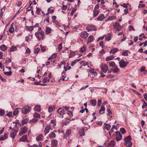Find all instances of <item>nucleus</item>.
I'll list each match as a JSON object with an SVG mask.
<instances>
[{
  "label": "nucleus",
  "mask_w": 147,
  "mask_h": 147,
  "mask_svg": "<svg viewBox=\"0 0 147 147\" xmlns=\"http://www.w3.org/2000/svg\"><path fill=\"white\" fill-rule=\"evenodd\" d=\"M101 100L100 99L98 100L97 105L100 106L101 105Z\"/></svg>",
  "instance_id": "680f3d73"
},
{
  "label": "nucleus",
  "mask_w": 147,
  "mask_h": 147,
  "mask_svg": "<svg viewBox=\"0 0 147 147\" xmlns=\"http://www.w3.org/2000/svg\"><path fill=\"white\" fill-rule=\"evenodd\" d=\"M86 29L89 32L92 31H95L96 28L95 26L92 25H90L87 26Z\"/></svg>",
  "instance_id": "1a4fd4ad"
},
{
  "label": "nucleus",
  "mask_w": 147,
  "mask_h": 147,
  "mask_svg": "<svg viewBox=\"0 0 147 147\" xmlns=\"http://www.w3.org/2000/svg\"><path fill=\"white\" fill-rule=\"evenodd\" d=\"M57 144V140H53L51 141V145L52 147H56Z\"/></svg>",
  "instance_id": "2eb2a0df"
},
{
  "label": "nucleus",
  "mask_w": 147,
  "mask_h": 147,
  "mask_svg": "<svg viewBox=\"0 0 147 147\" xmlns=\"http://www.w3.org/2000/svg\"><path fill=\"white\" fill-rule=\"evenodd\" d=\"M64 111V109L60 107L57 110V112L59 114L63 115L65 114Z\"/></svg>",
  "instance_id": "ddd939ff"
},
{
  "label": "nucleus",
  "mask_w": 147,
  "mask_h": 147,
  "mask_svg": "<svg viewBox=\"0 0 147 147\" xmlns=\"http://www.w3.org/2000/svg\"><path fill=\"white\" fill-rule=\"evenodd\" d=\"M43 136L42 135L40 134L36 138V140L37 141L41 140L43 137Z\"/></svg>",
  "instance_id": "c9c22d12"
},
{
  "label": "nucleus",
  "mask_w": 147,
  "mask_h": 147,
  "mask_svg": "<svg viewBox=\"0 0 147 147\" xmlns=\"http://www.w3.org/2000/svg\"><path fill=\"white\" fill-rule=\"evenodd\" d=\"M115 146L114 142L113 141H111L107 146V147H114Z\"/></svg>",
  "instance_id": "cd10ccee"
},
{
  "label": "nucleus",
  "mask_w": 147,
  "mask_h": 147,
  "mask_svg": "<svg viewBox=\"0 0 147 147\" xmlns=\"http://www.w3.org/2000/svg\"><path fill=\"white\" fill-rule=\"evenodd\" d=\"M53 23L55 24L57 26H60L59 23L56 20L52 21Z\"/></svg>",
  "instance_id": "052dcab7"
},
{
  "label": "nucleus",
  "mask_w": 147,
  "mask_h": 147,
  "mask_svg": "<svg viewBox=\"0 0 147 147\" xmlns=\"http://www.w3.org/2000/svg\"><path fill=\"white\" fill-rule=\"evenodd\" d=\"M90 103L93 106H95L96 104V100H90Z\"/></svg>",
  "instance_id": "c756f323"
},
{
  "label": "nucleus",
  "mask_w": 147,
  "mask_h": 147,
  "mask_svg": "<svg viewBox=\"0 0 147 147\" xmlns=\"http://www.w3.org/2000/svg\"><path fill=\"white\" fill-rule=\"evenodd\" d=\"M118 51V49L117 48H115L111 50L109 52L110 53H112L113 54H114Z\"/></svg>",
  "instance_id": "2f4dec72"
},
{
  "label": "nucleus",
  "mask_w": 147,
  "mask_h": 147,
  "mask_svg": "<svg viewBox=\"0 0 147 147\" xmlns=\"http://www.w3.org/2000/svg\"><path fill=\"white\" fill-rule=\"evenodd\" d=\"M21 132L19 134L20 136H21L23 134H26L27 131V128L25 126L20 129Z\"/></svg>",
  "instance_id": "423d86ee"
},
{
  "label": "nucleus",
  "mask_w": 147,
  "mask_h": 147,
  "mask_svg": "<svg viewBox=\"0 0 147 147\" xmlns=\"http://www.w3.org/2000/svg\"><path fill=\"white\" fill-rule=\"evenodd\" d=\"M33 116L34 117L36 118H39L40 116V114L39 113L36 112L34 114Z\"/></svg>",
  "instance_id": "ea45409f"
},
{
  "label": "nucleus",
  "mask_w": 147,
  "mask_h": 147,
  "mask_svg": "<svg viewBox=\"0 0 147 147\" xmlns=\"http://www.w3.org/2000/svg\"><path fill=\"white\" fill-rule=\"evenodd\" d=\"M120 67L121 68H125L129 63L128 61H125L123 60H122L119 62Z\"/></svg>",
  "instance_id": "20e7f679"
},
{
  "label": "nucleus",
  "mask_w": 147,
  "mask_h": 147,
  "mask_svg": "<svg viewBox=\"0 0 147 147\" xmlns=\"http://www.w3.org/2000/svg\"><path fill=\"white\" fill-rule=\"evenodd\" d=\"M80 59H78L77 60H75L74 61H73L72 62V63L71 64V66H74L75 64L77 63V62L79 61H80Z\"/></svg>",
  "instance_id": "37998d69"
},
{
  "label": "nucleus",
  "mask_w": 147,
  "mask_h": 147,
  "mask_svg": "<svg viewBox=\"0 0 147 147\" xmlns=\"http://www.w3.org/2000/svg\"><path fill=\"white\" fill-rule=\"evenodd\" d=\"M62 43H61L59 45L58 47V49L59 51H61L62 49Z\"/></svg>",
  "instance_id": "de8ad7c7"
},
{
  "label": "nucleus",
  "mask_w": 147,
  "mask_h": 147,
  "mask_svg": "<svg viewBox=\"0 0 147 147\" xmlns=\"http://www.w3.org/2000/svg\"><path fill=\"white\" fill-rule=\"evenodd\" d=\"M0 80H1L3 82H6V80L4 78H3L2 76L0 75Z\"/></svg>",
  "instance_id": "338daca9"
},
{
  "label": "nucleus",
  "mask_w": 147,
  "mask_h": 147,
  "mask_svg": "<svg viewBox=\"0 0 147 147\" xmlns=\"http://www.w3.org/2000/svg\"><path fill=\"white\" fill-rule=\"evenodd\" d=\"M36 12L37 14L40 15V14L41 9L39 7H36Z\"/></svg>",
  "instance_id": "c03bdc74"
},
{
  "label": "nucleus",
  "mask_w": 147,
  "mask_h": 147,
  "mask_svg": "<svg viewBox=\"0 0 147 147\" xmlns=\"http://www.w3.org/2000/svg\"><path fill=\"white\" fill-rule=\"evenodd\" d=\"M40 47L42 51L43 52L45 51L46 50V47L45 46H42V45H40Z\"/></svg>",
  "instance_id": "4d7b16f0"
},
{
  "label": "nucleus",
  "mask_w": 147,
  "mask_h": 147,
  "mask_svg": "<svg viewBox=\"0 0 147 147\" xmlns=\"http://www.w3.org/2000/svg\"><path fill=\"white\" fill-rule=\"evenodd\" d=\"M48 11L50 13H52L54 12V10L51 9L50 8H49L48 9Z\"/></svg>",
  "instance_id": "0e129e2a"
},
{
  "label": "nucleus",
  "mask_w": 147,
  "mask_h": 147,
  "mask_svg": "<svg viewBox=\"0 0 147 147\" xmlns=\"http://www.w3.org/2000/svg\"><path fill=\"white\" fill-rule=\"evenodd\" d=\"M0 48L3 51H5L7 48V47L4 45H2L0 47Z\"/></svg>",
  "instance_id": "e433bc0d"
},
{
  "label": "nucleus",
  "mask_w": 147,
  "mask_h": 147,
  "mask_svg": "<svg viewBox=\"0 0 147 147\" xmlns=\"http://www.w3.org/2000/svg\"><path fill=\"white\" fill-rule=\"evenodd\" d=\"M71 133V130L70 129H68L67 130L66 132L65 135L63 137L64 139L66 138Z\"/></svg>",
  "instance_id": "dca6fc26"
},
{
  "label": "nucleus",
  "mask_w": 147,
  "mask_h": 147,
  "mask_svg": "<svg viewBox=\"0 0 147 147\" xmlns=\"http://www.w3.org/2000/svg\"><path fill=\"white\" fill-rule=\"evenodd\" d=\"M7 135L6 134H4L3 136H1L0 137V141L4 140L7 138Z\"/></svg>",
  "instance_id": "a211bd4d"
},
{
  "label": "nucleus",
  "mask_w": 147,
  "mask_h": 147,
  "mask_svg": "<svg viewBox=\"0 0 147 147\" xmlns=\"http://www.w3.org/2000/svg\"><path fill=\"white\" fill-rule=\"evenodd\" d=\"M9 32L10 33H12L14 31V28L13 27V24H12L11 26V27L9 28Z\"/></svg>",
  "instance_id": "4be33fe9"
},
{
  "label": "nucleus",
  "mask_w": 147,
  "mask_h": 147,
  "mask_svg": "<svg viewBox=\"0 0 147 147\" xmlns=\"http://www.w3.org/2000/svg\"><path fill=\"white\" fill-rule=\"evenodd\" d=\"M27 136L26 135L23 136L19 140L20 142H24L26 140Z\"/></svg>",
  "instance_id": "5701e85b"
},
{
  "label": "nucleus",
  "mask_w": 147,
  "mask_h": 147,
  "mask_svg": "<svg viewBox=\"0 0 147 147\" xmlns=\"http://www.w3.org/2000/svg\"><path fill=\"white\" fill-rule=\"evenodd\" d=\"M105 127L107 130H109L111 128V125L109 124H105Z\"/></svg>",
  "instance_id": "473e14b6"
},
{
  "label": "nucleus",
  "mask_w": 147,
  "mask_h": 147,
  "mask_svg": "<svg viewBox=\"0 0 147 147\" xmlns=\"http://www.w3.org/2000/svg\"><path fill=\"white\" fill-rule=\"evenodd\" d=\"M86 49L85 47H83L82 48H81V50H80V51L82 52H84L86 51Z\"/></svg>",
  "instance_id": "13d9d810"
},
{
  "label": "nucleus",
  "mask_w": 147,
  "mask_h": 147,
  "mask_svg": "<svg viewBox=\"0 0 147 147\" xmlns=\"http://www.w3.org/2000/svg\"><path fill=\"white\" fill-rule=\"evenodd\" d=\"M18 109H16L13 112V114L14 115H16L18 114Z\"/></svg>",
  "instance_id": "09e8293b"
},
{
  "label": "nucleus",
  "mask_w": 147,
  "mask_h": 147,
  "mask_svg": "<svg viewBox=\"0 0 147 147\" xmlns=\"http://www.w3.org/2000/svg\"><path fill=\"white\" fill-rule=\"evenodd\" d=\"M52 31L51 29L49 27H47L46 28L45 33L47 34H49Z\"/></svg>",
  "instance_id": "f3484780"
},
{
  "label": "nucleus",
  "mask_w": 147,
  "mask_h": 147,
  "mask_svg": "<svg viewBox=\"0 0 147 147\" xmlns=\"http://www.w3.org/2000/svg\"><path fill=\"white\" fill-rule=\"evenodd\" d=\"M6 116L9 117H12V113L11 112H9L8 113L6 114Z\"/></svg>",
  "instance_id": "864d4df0"
},
{
  "label": "nucleus",
  "mask_w": 147,
  "mask_h": 147,
  "mask_svg": "<svg viewBox=\"0 0 147 147\" xmlns=\"http://www.w3.org/2000/svg\"><path fill=\"white\" fill-rule=\"evenodd\" d=\"M55 109V107L54 106H50L49 107L48 111L49 112H51Z\"/></svg>",
  "instance_id": "a878e982"
},
{
  "label": "nucleus",
  "mask_w": 147,
  "mask_h": 147,
  "mask_svg": "<svg viewBox=\"0 0 147 147\" xmlns=\"http://www.w3.org/2000/svg\"><path fill=\"white\" fill-rule=\"evenodd\" d=\"M39 50L40 49L38 48L34 50V53H38L39 52Z\"/></svg>",
  "instance_id": "6e6d98bb"
},
{
  "label": "nucleus",
  "mask_w": 147,
  "mask_h": 147,
  "mask_svg": "<svg viewBox=\"0 0 147 147\" xmlns=\"http://www.w3.org/2000/svg\"><path fill=\"white\" fill-rule=\"evenodd\" d=\"M116 140L117 141H119L121 140L122 136L119 131H116L115 133Z\"/></svg>",
  "instance_id": "0eeeda50"
},
{
  "label": "nucleus",
  "mask_w": 147,
  "mask_h": 147,
  "mask_svg": "<svg viewBox=\"0 0 147 147\" xmlns=\"http://www.w3.org/2000/svg\"><path fill=\"white\" fill-rule=\"evenodd\" d=\"M4 74L6 75L7 76H11L12 74L11 71L9 72H5L4 73Z\"/></svg>",
  "instance_id": "a19ab883"
},
{
  "label": "nucleus",
  "mask_w": 147,
  "mask_h": 147,
  "mask_svg": "<svg viewBox=\"0 0 147 147\" xmlns=\"http://www.w3.org/2000/svg\"><path fill=\"white\" fill-rule=\"evenodd\" d=\"M28 119H26V118L25 119H23L22 121V126H23L24 125L27 124L28 123ZM20 126H21V125L20 124Z\"/></svg>",
  "instance_id": "6ab92c4d"
},
{
  "label": "nucleus",
  "mask_w": 147,
  "mask_h": 147,
  "mask_svg": "<svg viewBox=\"0 0 147 147\" xmlns=\"http://www.w3.org/2000/svg\"><path fill=\"white\" fill-rule=\"evenodd\" d=\"M49 136L50 138H54L56 137V135L53 132H52L49 134Z\"/></svg>",
  "instance_id": "393cba45"
},
{
  "label": "nucleus",
  "mask_w": 147,
  "mask_h": 147,
  "mask_svg": "<svg viewBox=\"0 0 147 147\" xmlns=\"http://www.w3.org/2000/svg\"><path fill=\"white\" fill-rule=\"evenodd\" d=\"M116 18V17L114 16H110L109 18H108L106 20V21H107V20H111L112 19H115Z\"/></svg>",
  "instance_id": "a18cd8bd"
},
{
  "label": "nucleus",
  "mask_w": 147,
  "mask_h": 147,
  "mask_svg": "<svg viewBox=\"0 0 147 147\" xmlns=\"http://www.w3.org/2000/svg\"><path fill=\"white\" fill-rule=\"evenodd\" d=\"M113 131L114 130H113V129L112 128L109 132V134L110 136H111V134H112L113 132Z\"/></svg>",
  "instance_id": "774afa93"
},
{
  "label": "nucleus",
  "mask_w": 147,
  "mask_h": 147,
  "mask_svg": "<svg viewBox=\"0 0 147 147\" xmlns=\"http://www.w3.org/2000/svg\"><path fill=\"white\" fill-rule=\"evenodd\" d=\"M125 145L126 147H131L132 143L131 141V137L128 136L125 138Z\"/></svg>",
  "instance_id": "f257e3e1"
},
{
  "label": "nucleus",
  "mask_w": 147,
  "mask_h": 147,
  "mask_svg": "<svg viewBox=\"0 0 147 147\" xmlns=\"http://www.w3.org/2000/svg\"><path fill=\"white\" fill-rule=\"evenodd\" d=\"M115 68L113 70V72L114 73L118 74L119 71V70L117 67V66L115 67Z\"/></svg>",
  "instance_id": "7c9ffc66"
},
{
  "label": "nucleus",
  "mask_w": 147,
  "mask_h": 147,
  "mask_svg": "<svg viewBox=\"0 0 147 147\" xmlns=\"http://www.w3.org/2000/svg\"><path fill=\"white\" fill-rule=\"evenodd\" d=\"M34 110L35 111H40V107L39 105H37L34 107Z\"/></svg>",
  "instance_id": "f704fd0d"
},
{
  "label": "nucleus",
  "mask_w": 147,
  "mask_h": 147,
  "mask_svg": "<svg viewBox=\"0 0 147 147\" xmlns=\"http://www.w3.org/2000/svg\"><path fill=\"white\" fill-rule=\"evenodd\" d=\"M113 26L117 31H119L121 28V27L119 25V24L117 22L114 24Z\"/></svg>",
  "instance_id": "9d476101"
},
{
  "label": "nucleus",
  "mask_w": 147,
  "mask_h": 147,
  "mask_svg": "<svg viewBox=\"0 0 147 147\" xmlns=\"http://www.w3.org/2000/svg\"><path fill=\"white\" fill-rule=\"evenodd\" d=\"M111 33H109L108 34V36L106 38H105V39L107 41H109L110 40L111 38Z\"/></svg>",
  "instance_id": "58836bf2"
},
{
  "label": "nucleus",
  "mask_w": 147,
  "mask_h": 147,
  "mask_svg": "<svg viewBox=\"0 0 147 147\" xmlns=\"http://www.w3.org/2000/svg\"><path fill=\"white\" fill-rule=\"evenodd\" d=\"M52 129L51 127V126L50 125H48L46 126L45 129L44 131L45 132L44 135L45 136L46 134H48L50 130H52Z\"/></svg>",
  "instance_id": "6e6552de"
},
{
  "label": "nucleus",
  "mask_w": 147,
  "mask_h": 147,
  "mask_svg": "<svg viewBox=\"0 0 147 147\" xmlns=\"http://www.w3.org/2000/svg\"><path fill=\"white\" fill-rule=\"evenodd\" d=\"M109 66L111 67H115L117 65H116L115 62L113 61H110L109 63Z\"/></svg>",
  "instance_id": "bb28decb"
},
{
  "label": "nucleus",
  "mask_w": 147,
  "mask_h": 147,
  "mask_svg": "<svg viewBox=\"0 0 147 147\" xmlns=\"http://www.w3.org/2000/svg\"><path fill=\"white\" fill-rule=\"evenodd\" d=\"M35 34L38 40H40L41 39L42 40H43L44 36V32L43 31H41L39 32H36Z\"/></svg>",
  "instance_id": "f03ea898"
},
{
  "label": "nucleus",
  "mask_w": 147,
  "mask_h": 147,
  "mask_svg": "<svg viewBox=\"0 0 147 147\" xmlns=\"http://www.w3.org/2000/svg\"><path fill=\"white\" fill-rule=\"evenodd\" d=\"M100 67L104 73H106L108 70V66L106 64H101L100 65Z\"/></svg>",
  "instance_id": "39448f33"
},
{
  "label": "nucleus",
  "mask_w": 147,
  "mask_h": 147,
  "mask_svg": "<svg viewBox=\"0 0 147 147\" xmlns=\"http://www.w3.org/2000/svg\"><path fill=\"white\" fill-rule=\"evenodd\" d=\"M31 110L30 107L29 106H25L22 109V112L24 114H26Z\"/></svg>",
  "instance_id": "7ed1b4c3"
},
{
  "label": "nucleus",
  "mask_w": 147,
  "mask_h": 147,
  "mask_svg": "<svg viewBox=\"0 0 147 147\" xmlns=\"http://www.w3.org/2000/svg\"><path fill=\"white\" fill-rule=\"evenodd\" d=\"M114 58V56L113 55H111L107 57L106 58V61H108L113 60Z\"/></svg>",
  "instance_id": "b1692460"
},
{
  "label": "nucleus",
  "mask_w": 147,
  "mask_h": 147,
  "mask_svg": "<svg viewBox=\"0 0 147 147\" xmlns=\"http://www.w3.org/2000/svg\"><path fill=\"white\" fill-rule=\"evenodd\" d=\"M84 130V128H83L79 131V134L80 136H84L85 134Z\"/></svg>",
  "instance_id": "4468645a"
},
{
  "label": "nucleus",
  "mask_w": 147,
  "mask_h": 147,
  "mask_svg": "<svg viewBox=\"0 0 147 147\" xmlns=\"http://www.w3.org/2000/svg\"><path fill=\"white\" fill-rule=\"evenodd\" d=\"M17 132L18 131L16 130L14 132L12 131L10 133V137L12 139H13L16 136Z\"/></svg>",
  "instance_id": "f8f14e48"
},
{
  "label": "nucleus",
  "mask_w": 147,
  "mask_h": 147,
  "mask_svg": "<svg viewBox=\"0 0 147 147\" xmlns=\"http://www.w3.org/2000/svg\"><path fill=\"white\" fill-rule=\"evenodd\" d=\"M17 49V47L13 46H12L11 48L10 49V51H13L16 50Z\"/></svg>",
  "instance_id": "79ce46f5"
},
{
  "label": "nucleus",
  "mask_w": 147,
  "mask_h": 147,
  "mask_svg": "<svg viewBox=\"0 0 147 147\" xmlns=\"http://www.w3.org/2000/svg\"><path fill=\"white\" fill-rule=\"evenodd\" d=\"M88 35V34L86 31L82 32L80 34V36L81 37L86 39Z\"/></svg>",
  "instance_id": "9b49d317"
},
{
  "label": "nucleus",
  "mask_w": 147,
  "mask_h": 147,
  "mask_svg": "<svg viewBox=\"0 0 147 147\" xmlns=\"http://www.w3.org/2000/svg\"><path fill=\"white\" fill-rule=\"evenodd\" d=\"M142 115L145 116H147V112L146 110L144 111L143 112Z\"/></svg>",
  "instance_id": "69168bd1"
},
{
  "label": "nucleus",
  "mask_w": 147,
  "mask_h": 147,
  "mask_svg": "<svg viewBox=\"0 0 147 147\" xmlns=\"http://www.w3.org/2000/svg\"><path fill=\"white\" fill-rule=\"evenodd\" d=\"M38 121V119H33L32 120H30V121L31 123H35L37 122Z\"/></svg>",
  "instance_id": "603ef678"
},
{
  "label": "nucleus",
  "mask_w": 147,
  "mask_h": 147,
  "mask_svg": "<svg viewBox=\"0 0 147 147\" xmlns=\"http://www.w3.org/2000/svg\"><path fill=\"white\" fill-rule=\"evenodd\" d=\"M105 17L104 16L102 15L100 16L97 18V20L98 21H102L103 19L105 18Z\"/></svg>",
  "instance_id": "72a5a7b5"
},
{
  "label": "nucleus",
  "mask_w": 147,
  "mask_h": 147,
  "mask_svg": "<svg viewBox=\"0 0 147 147\" xmlns=\"http://www.w3.org/2000/svg\"><path fill=\"white\" fill-rule=\"evenodd\" d=\"M120 131L122 134H123L125 133V130L122 127L120 129Z\"/></svg>",
  "instance_id": "5fc2aeb1"
},
{
  "label": "nucleus",
  "mask_w": 147,
  "mask_h": 147,
  "mask_svg": "<svg viewBox=\"0 0 147 147\" xmlns=\"http://www.w3.org/2000/svg\"><path fill=\"white\" fill-rule=\"evenodd\" d=\"M129 30L131 31L133 30L134 31L135 30V29L132 26H129Z\"/></svg>",
  "instance_id": "e2e57ef3"
},
{
  "label": "nucleus",
  "mask_w": 147,
  "mask_h": 147,
  "mask_svg": "<svg viewBox=\"0 0 147 147\" xmlns=\"http://www.w3.org/2000/svg\"><path fill=\"white\" fill-rule=\"evenodd\" d=\"M93 12L94 13L93 16L94 17H95L98 15L99 13V11L98 10H97L94 9Z\"/></svg>",
  "instance_id": "c85d7f7f"
},
{
  "label": "nucleus",
  "mask_w": 147,
  "mask_h": 147,
  "mask_svg": "<svg viewBox=\"0 0 147 147\" xmlns=\"http://www.w3.org/2000/svg\"><path fill=\"white\" fill-rule=\"evenodd\" d=\"M5 113V111L4 110L0 109V115L1 116H3L4 115Z\"/></svg>",
  "instance_id": "49530a36"
},
{
  "label": "nucleus",
  "mask_w": 147,
  "mask_h": 147,
  "mask_svg": "<svg viewBox=\"0 0 147 147\" xmlns=\"http://www.w3.org/2000/svg\"><path fill=\"white\" fill-rule=\"evenodd\" d=\"M49 79H47V77H46L43 79V82L44 83H45L47 82H49Z\"/></svg>",
  "instance_id": "3c124183"
},
{
  "label": "nucleus",
  "mask_w": 147,
  "mask_h": 147,
  "mask_svg": "<svg viewBox=\"0 0 147 147\" xmlns=\"http://www.w3.org/2000/svg\"><path fill=\"white\" fill-rule=\"evenodd\" d=\"M105 108L104 106H101L99 111V113L100 114H103L105 113Z\"/></svg>",
  "instance_id": "412c9836"
},
{
  "label": "nucleus",
  "mask_w": 147,
  "mask_h": 147,
  "mask_svg": "<svg viewBox=\"0 0 147 147\" xmlns=\"http://www.w3.org/2000/svg\"><path fill=\"white\" fill-rule=\"evenodd\" d=\"M122 55L123 56H127L128 55L127 53V51H126L125 52H123Z\"/></svg>",
  "instance_id": "bf43d9fd"
},
{
  "label": "nucleus",
  "mask_w": 147,
  "mask_h": 147,
  "mask_svg": "<svg viewBox=\"0 0 147 147\" xmlns=\"http://www.w3.org/2000/svg\"><path fill=\"white\" fill-rule=\"evenodd\" d=\"M93 40H94V38H93V36H90L88 37V38L87 43L88 44V43L92 42V41H93Z\"/></svg>",
  "instance_id": "aec40b11"
},
{
  "label": "nucleus",
  "mask_w": 147,
  "mask_h": 147,
  "mask_svg": "<svg viewBox=\"0 0 147 147\" xmlns=\"http://www.w3.org/2000/svg\"><path fill=\"white\" fill-rule=\"evenodd\" d=\"M27 30L29 31H32L34 29L33 26H27L26 27Z\"/></svg>",
  "instance_id": "4c0bfd02"
},
{
  "label": "nucleus",
  "mask_w": 147,
  "mask_h": 147,
  "mask_svg": "<svg viewBox=\"0 0 147 147\" xmlns=\"http://www.w3.org/2000/svg\"><path fill=\"white\" fill-rule=\"evenodd\" d=\"M93 70H90L89 71V72L91 73L92 75H94V76H96L97 75V73L94 72L93 71Z\"/></svg>",
  "instance_id": "8fccbe9b"
}]
</instances>
